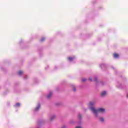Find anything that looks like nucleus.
Instances as JSON below:
<instances>
[{
	"mask_svg": "<svg viewBox=\"0 0 128 128\" xmlns=\"http://www.w3.org/2000/svg\"><path fill=\"white\" fill-rule=\"evenodd\" d=\"M90 110L96 116L98 112H104V109L102 108H99L98 110H96L94 107H92L90 108Z\"/></svg>",
	"mask_w": 128,
	"mask_h": 128,
	"instance_id": "obj_1",
	"label": "nucleus"
},
{
	"mask_svg": "<svg viewBox=\"0 0 128 128\" xmlns=\"http://www.w3.org/2000/svg\"><path fill=\"white\" fill-rule=\"evenodd\" d=\"M40 108V104H38V106H36V108L35 109V111L36 112L38 110L39 108Z\"/></svg>",
	"mask_w": 128,
	"mask_h": 128,
	"instance_id": "obj_2",
	"label": "nucleus"
},
{
	"mask_svg": "<svg viewBox=\"0 0 128 128\" xmlns=\"http://www.w3.org/2000/svg\"><path fill=\"white\" fill-rule=\"evenodd\" d=\"M106 91H104L101 93V96H106Z\"/></svg>",
	"mask_w": 128,
	"mask_h": 128,
	"instance_id": "obj_3",
	"label": "nucleus"
},
{
	"mask_svg": "<svg viewBox=\"0 0 128 128\" xmlns=\"http://www.w3.org/2000/svg\"><path fill=\"white\" fill-rule=\"evenodd\" d=\"M114 58H118L119 55H118V54H114Z\"/></svg>",
	"mask_w": 128,
	"mask_h": 128,
	"instance_id": "obj_4",
	"label": "nucleus"
},
{
	"mask_svg": "<svg viewBox=\"0 0 128 128\" xmlns=\"http://www.w3.org/2000/svg\"><path fill=\"white\" fill-rule=\"evenodd\" d=\"M74 58L70 57V58H68V60H69L70 62H72V60H74Z\"/></svg>",
	"mask_w": 128,
	"mask_h": 128,
	"instance_id": "obj_5",
	"label": "nucleus"
},
{
	"mask_svg": "<svg viewBox=\"0 0 128 128\" xmlns=\"http://www.w3.org/2000/svg\"><path fill=\"white\" fill-rule=\"evenodd\" d=\"M94 104L92 102H90L89 104V106H94Z\"/></svg>",
	"mask_w": 128,
	"mask_h": 128,
	"instance_id": "obj_6",
	"label": "nucleus"
},
{
	"mask_svg": "<svg viewBox=\"0 0 128 128\" xmlns=\"http://www.w3.org/2000/svg\"><path fill=\"white\" fill-rule=\"evenodd\" d=\"M18 74H19V76H21L22 74V72L19 71Z\"/></svg>",
	"mask_w": 128,
	"mask_h": 128,
	"instance_id": "obj_7",
	"label": "nucleus"
},
{
	"mask_svg": "<svg viewBox=\"0 0 128 128\" xmlns=\"http://www.w3.org/2000/svg\"><path fill=\"white\" fill-rule=\"evenodd\" d=\"M50 96H52V93H50L48 95L47 98H50Z\"/></svg>",
	"mask_w": 128,
	"mask_h": 128,
	"instance_id": "obj_8",
	"label": "nucleus"
},
{
	"mask_svg": "<svg viewBox=\"0 0 128 128\" xmlns=\"http://www.w3.org/2000/svg\"><path fill=\"white\" fill-rule=\"evenodd\" d=\"M20 103H17L16 104V106H20Z\"/></svg>",
	"mask_w": 128,
	"mask_h": 128,
	"instance_id": "obj_9",
	"label": "nucleus"
},
{
	"mask_svg": "<svg viewBox=\"0 0 128 128\" xmlns=\"http://www.w3.org/2000/svg\"><path fill=\"white\" fill-rule=\"evenodd\" d=\"M44 38H42L41 39V42H44Z\"/></svg>",
	"mask_w": 128,
	"mask_h": 128,
	"instance_id": "obj_10",
	"label": "nucleus"
},
{
	"mask_svg": "<svg viewBox=\"0 0 128 128\" xmlns=\"http://www.w3.org/2000/svg\"><path fill=\"white\" fill-rule=\"evenodd\" d=\"M100 121L101 122H104V118H100Z\"/></svg>",
	"mask_w": 128,
	"mask_h": 128,
	"instance_id": "obj_11",
	"label": "nucleus"
},
{
	"mask_svg": "<svg viewBox=\"0 0 128 128\" xmlns=\"http://www.w3.org/2000/svg\"><path fill=\"white\" fill-rule=\"evenodd\" d=\"M76 128H82L80 126H76Z\"/></svg>",
	"mask_w": 128,
	"mask_h": 128,
	"instance_id": "obj_12",
	"label": "nucleus"
},
{
	"mask_svg": "<svg viewBox=\"0 0 128 128\" xmlns=\"http://www.w3.org/2000/svg\"><path fill=\"white\" fill-rule=\"evenodd\" d=\"M89 80H90V82H92V78H90Z\"/></svg>",
	"mask_w": 128,
	"mask_h": 128,
	"instance_id": "obj_13",
	"label": "nucleus"
},
{
	"mask_svg": "<svg viewBox=\"0 0 128 128\" xmlns=\"http://www.w3.org/2000/svg\"><path fill=\"white\" fill-rule=\"evenodd\" d=\"M86 80H82L83 82H84Z\"/></svg>",
	"mask_w": 128,
	"mask_h": 128,
	"instance_id": "obj_14",
	"label": "nucleus"
},
{
	"mask_svg": "<svg viewBox=\"0 0 128 128\" xmlns=\"http://www.w3.org/2000/svg\"><path fill=\"white\" fill-rule=\"evenodd\" d=\"M75 90H76V89L74 88V92Z\"/></svg>",
	"mask_w": 128,
	"mask_h": 128,
	"instance_id": "obj_15",
	"label": "nucleus"
},
{
	"mask_svg": "<svg viewBox=\"0 0 128 128\" xmlns=\"http://www.w3.org/2000/svg\"><path fill=\"white\" fill-rule=\"evenodd\" d=\"M127 98H128V96H127Z\"/></svg>",
	"mask_w": 128,
	"mask_h": 128,
	"instance_id": "obj_16",
	"label": "nucleus"
}]
</instances>
